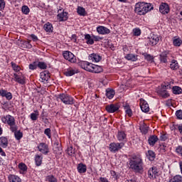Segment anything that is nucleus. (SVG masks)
<instances>
[{
	"label": "nucleus",
	"mask_w": 182,
	"mask_h": 182,
	"mask_svg": "<svg viewBox=\"0 0 182 182\" xmlns=\"http://www.w3.org/2000/svg\"><path fill=\"white\" fill-rule=\"evenodd\" d=\"M173 46H181L182 41L181 40L180 38H174L173 40Z\"/></svg>",
	"instance_id": "nucleus-41"
},
{
	"label": "nucleus",
	"mask_w": 182,
	"mask_h": 182,
	"mask_svg": "<svg viewBox=\"0 0 182 182\" xmlns=\"http://www.w3.org/2000/svg\"><path fill=\"white\" fill-rule=\"evenodd\" d=\"M14 77L15 82L19 83V85H25V77L21 76L16 73L14 74Z\"/></svg>",
	"instance_id": "nucleus-21"
},
{
	"label": "nucleus",
	"mask_w": 182,
	"mask_h": 182,
	"mask_svg": "<svg viewBox=\"0 0 182 182\" xmlns=\"http://www.w3.org/2000/svg\"><path fill=\"white\" fill-rule=\"evenodd\" d=\"M5 1L4 0H0V11H4L5 9Z\"/></svg>",
	"instance_id": "nucleus-57"
},
{
	"label": "nucleus",
	"mask_w": 182,
	"mask_h": 182,
	"mask_svg": "<svg viewBox=\"0 0 182 182\" xmlns=\"http://www.w3.org/2000/svg\"><path fill=\"white\" fill-rule=\"evenodd\" d=\"M159 176V169L156 166L150 168L148 171V177L152 180L157 178Z\"/></svg>",
	"instance_id": "nucleus-7"
},
{
	"label": "nucleus",
	"mask_w": 182,
	"mask_h": 182,
	"mask_svg": "<svg viewBox=\"0 0 182 182\" xmlns=\"http://www.w3.org/2000/svg\"><path fill=\"white\" fill-rule=\"evenodd\" d=\"M168 137H167V134H163L160 136V140L161 141H166V140H167Z\"/></svg>",
	"instance_id": "nucleus-60"
},
{
	"label": "nucleus",
	"mask_w": 182,
	"mask_h": 182,
	"mask_svg": "<svg viewBox=\"0 0 182 182\" xmlns=\"http://www.w3.org/2000/svg\"><path fill=\"white\" fill-rule=\"evenodd\" d=\"M85 39H86L87 43L88 45H93L95 43V41H93V38H92V37L89 34H86L85 36Z\"/></svg>",
	"instance_id": "nucleus-40"
},
{
	"label": "nucleus",
	"mask_w": 182,
	"mask_h": 182,
	"mask_svg": "<svg viewBox=\"0 0 182 182\" xmlns=\"http://www.w3.org/2000/svg\"><path fill=\"white\" fill-rule=\"evenodd\" d=\"M59 22H63V21H68V13L65 11H63L60 13L57 16Z\"/></svg>",
	"instance_id": "nucleus-23"
},
{
	"label": "nucleus",
	"mask_w": 182,
	"mask_h": 182,
	"mask_svg": "<svg viewBox=\"0 0 182 182\" xmlns=\"http://www.w3.org/2000/svg\"><path fill=\"white\" fill-rule=\"evenodd\" d=\"M139 129L141 130V133H143V134H147L149 132V127L146 124L143 123L139 127Z\"/></svg>",
	"instance_id": "nucleus-35"
},
{
	"label": "nucleus",
	"mask_w": 182,
	"mask_h": 182,
	"mask_svg": "<svg viewBox=\"0 0 182 182\" xmlns=\"http://www.w3.org/2000/svg\"><path fill=\"white\" fill-rule=\"evenodd\" d=\"M157 141H159V137L156 135L151 136L148 139L149 146H154Z\"/></svg>",
	"instance_id": "nucleus-25"
},
{
	"label": "nucleus",
	"mask_w": 182,
	"mask_h": 182,
	"mask_svg": "<svg viewBox=\"0 0 182 182\" xmlns=\"http://www.w3.org/2000/svg\"><path fill=\"white\" fill-rule=\"evenodd\" d=\"M106 96L107 97H108V99H113L114 96V90H107Z\"/></svg>",
	"instance_id": "nucleus-42"
},
{
	"label": "nucleus",
	"mask_w": 182,
	"mask_h": 182,
	"mask_svg": "<svg viewBox=\"0 0 182 182\" xmlns=\"http://www.w3.org/2000/svg\"><path fill=\"white\" fill-rule=\"evenodd\" d=\"M89 60L97 63V62H100V60H102V56L97 53H92L89 55Z\"/></svg>",
	"instance_id": "nucleus-19"
},
{
	"label": "nucleus",
	"mask_w": 182,
	"mask_h": 182,
	"mask_svg": "<svg viewBox=\"0 0 182 182\" xmlns=\"http://www.w3.org/2000/svg\"><path fill=\"white\" fill-rule=\"evenodd\" d=\"M76 73H77V71L73 68H68L64 72L65 76H73V75H76Z\"/></svg>",
	"instance_id": "nucleus-30"
},
{
	"label": "nucleus",
	"mask_w": 182,
	"mask_h": 182,
	"mask_svg": "<svg viewBox=\"0 0 182 182\" xmlns=\"http://www.w3.org/2000/svg\"><path fill=\"white\" fill-rule=\"evenodd\" d=\"M172 92L174 95H180L182 93V89L178 86H174L172 87Z\"/></svg>",
	"instance_id": "nucleus-39"
},
{
	"label": "nucleus",
	"mask_w": 182,
	"mask_h": 182,
	"mask_svg": "<svg viewBox=\"0 0 182 182\" xmlns=\"http://www.w3.org/2000/svg\"><path fill=\"white\" fill-rule=\"evenodd\" d=\"M31 38L33 39V41L34 42H36V41H38V36H36V35L34 34H31Z\"/></svg>",
	"instance_id": "nucleus-63"
},
{
	"label": "nucleus",
	"mask_w": 182,
	"mask_h": 182,
	"mask_svg": "<svg viewBox=\"0 0 182 182\" xmlns=\"http://www.w3.org/2000/svg\"><path fill=\"white\" fill-rule=\"evenodd\" d=\"M11 67L14 72H19L21 70V67L14 62H11Z\"/></svg>",
	"instance_id": "nucleus-45"
},
{
	"label": "nucleus",
	"mask_w": 182,
	"mask_h": 182,
	"mask_svg": "<svg viewBox=\"0 0 182 182\" xmlns=\"http://www.w3.org/2000/svg\"><path fill=\"white\" fill-rule=\"evenodd\" d=\"M1 120L4 124H8L9 126L10 130H16V122L15 120V117H12L11 115L7 114L6 116L1 117Z\"/></svg>",
	"instance_id": "nucleus-3"
},
{
	"label": "nucleus",
	"mask_w": 182,
	"mask_h": 182,
	"mask_svg": "<svg viewBox=\"0 0 182 182\" xmlns=\"http://www.w3.org/2000/svg\"><path fill=\"white\" fill-rule=\"evenodd\" d=\"M153 5H151L150 3L138 2L134 6L135 14L140 16L146 15L147 12H150V11H153Z\"/></svg>",
	"instance_id": "nucleus-2"
},
{
	"label": "nucleus",
	"mask_w": 182,
	"mask_h": 182,
	"mask_svg": "<svg viewBox=\"0 0 182 182\" xmlns=\"http://www.w3.org/2000/svg\"><path fill=\"white\" fill-rule=\"evenodd\" d=\"M18 127H16V129L14 130H10L11 133L14 134V136L16 140H21L22 137H23V133L21 132V130H18Z\"/></svg>",
	"instance_id": "nucleus-18"
},
{
	"label": "nucleus",
	"mask_w": 182,
	"mask_h": 182,
	"mask_svg": "<svg viewBox=\"0 0 182 182\" xmlns=\"http://www.w3.org/2000/svg\"><path fill=\"white\" fill-rule=\"evenodd\" d=\"M146 156L150 161H154V159H156V153L151 150H149L146 152Z\"/></svg>",
	"instance_id": "nucleus-26"
},
{
	"label": "nucleus",
	"mask_w": 182,
	"mask_h": 182,
	"mask_svg": "<svg viewBox=\"0 0 182 182\" xmlns=\"http://www.w3.org/2000/svg\"><path fill=\"white\" fill-rule=\"evenodd\" d=\"M124 110H125L126 113L128 114V116H129V117L132 116V109H130V107L125 106Z\"/></svg>",
	"instance_id": "nucleus-55"
},
{
	"label": "nucleus",
	"mask_w": 182,
	"mask_h": 182,
	"mask_svg": "<svg viewBox=\"0 0 182 182\" xmlns=\"http://www.w3.org/2000/svg\"><path fill=\"white\" fill-rule=\"evenodd\" d=\"M176 152L177 153V154L182 156V146H177L176 149Z\"/></svg>",
	"instance_id": "nucleus-56"
},
{
	"label": "nucleus",
	"mask_w": 182,
	"mask_h": 182,
	"mask_svg": "<svg viewBox=\"0 0 182 182\" xmlns=\"http://www.w3.org/2000/svg\"><path fill=\"white\" fill-rule=\"evenodd\" d=\"M159 95L164 99H167V97L170 96V94H168V92H167V90H166V89H164L162 87L159 91Z\"/></svg>",
	"instance_id": "nucleus-33"
},
{
	"label": "nucleus",
	"mask_w": 182,
	"mask_h": 182,
	"mask_svg": "<svg viewBox=\"0 0 182 182\" xmlns=\"http://www.w3.org/2000/svg\"><path fill=\"white\" fill-rule=\"evenodd\" d=\"M8 178L9 182H22L21 178L16 175H9Z\"/></svg>",
	"instance_id": "nucleus-27"
},
{
	"label": "nucleus",
	"mask_w": 182,
	"mask_h": 182,
	"mask_svg": "<svg viewBox=\"0 0 182 182\" xmlns=\"http://www.w3.org/2000/svg\"><path fill=\"white\" fill-rule=\"evenodd\" d=\"M168 182H182V176L176 175L169 179Z\"/></svg>",
	"instance_id": "nucleus-36"
},
{
	"label": "nucleus",
	"mask_w": 182,
	"mask_h": 182,
	"mask_svg": "<svg viewBox=\"0 0 182 182\" xmlns=\"http://www.w3.org/2000/svg\"><path fill=\"white\" fill-rule=\"evenodd\" d=\"M168 55H170V51L168 50H165L159 55L161 63H167L168 62Z\"/></svg>",
	"instance_id": "nucleus-13"
},
{
	"label": "nucleus",
	"mask_w": 182,
	"mask_h": 182,
	"mask_svg": "<svg viewBox=\"0 0 182 182\" xmlns=\"http://www.w3.org/2000/svg\"><path fill=\"white\" fill-rule=\"evenodd\" d=\"M21 11L23 14L28 15V14H29V7H28V6H23L21 9Z\"/></svg>",
	"instance_id": "nucleus-52"
},
{
	"label": "nucleus",
	"mask_w": 182,
	"mask_h": 182,
	"mask_svg": "<svg viewBox=\"0 0 182 182\" xmlns=\"http://www.w3.org/2000/svg\"><path fill=\"white\" fill-rule=\"evenodd\" d=\"M159 12L162 14V15H166L170 12V6L167 3H161L159 6Z\"/></svg>",
	"instance_id": "nucleus-14"
},
{
	"label": "nucleus",
	"mask_w": 182,
	"mask_h": 182,
	"mask_svg": "<svg viewBox=\"0 0 182 182\" xmlns=\"http://www.w3.org/2000/svg\"><path fill=\"white\" fill-rule=\"evenodd\" d=\"M124 147V142H121V143H116V142H112L109 144V151L112 153H117V151H119V150H122Z\"/></svg>",
	"instance_id": "nucleus-5"
},
{
	"label": "nucleus",
	"mask_w": 182,
	"mask_h": 182,
	"mask_svg": "<svg viewBox=\"0 0 182 182\" xmlns=\"http://www.w3.org/2000/svg\"><path fill=\"white\" fill-rule=\"evenodd\" d=\"M117 139L119 141H126L127 140V135H126L124 132H118Z\"/></svg>",
	"instance_id": "nucleus-22"
},
{
	"label": "nucleus",
	"mask_w": 182,
	"mask_h": 182,
	"mask_svg": "<svg viewBox=\"0 0 182 182\" xmlns=\"http://www.w3.org/2000/svg\"><path fill=\"white\" fill-rule=\"evenodd\" d=\"M37 68H38V63L36 62H34L29 65V69L31 70H35V69H36Z\"/></svg>",
	"instance_id": "nucleus-53"
},
{
	"label": "nucleus",
	"mask_w": 182,
	"mask_h": 182,
	"mask_svg": "<svg viewBox=\"0 0 182 182\" xmlns=\"http://www.w3.org/2000/svg\"><path fill=\"white\" fill-rule=\"evenodd\" d=\"M58 100H60L64 105H75V100L72 96L68 94H60L57 97Z\"/></svg>",
	"instance_id": "nucleus-4"
},
{
	"label": "nucleus",
	"mask_w": 182,
	"mask_h": 182,
	"mask_svg": "<svg viewBox=\"0 0 182 182\" xmlns=\"http://www.w3.org/2000/svg\"><path fill=\"white\" fill-rule=\"evenodd\" d=\"M129 168L134 171V173H139L141 174L144 171V164L143 163V159L140 156H133L129 159Z\"/></svg>",
	"instance_id": "nucleus-1"
},
{
	"label": "nucleus",
	"mask_w": 182,
	"mask_h": 182,
	"mask_svg": "<svg viewBox=\"0 0 182 182\" xmlns=\"http://www.w3.org/2000/svg\"><path fill=\"white\" fill-rule=\"evenodd\" d=\"M50 77V75L48 71L41 72L40 73V82H43V83H46Z\"/></svg>",
	"instance_id": "nucleus-17"
},
{
	"label": "nucleus",
	"mask_w": 182,
	"mask_h": 182,
	"mask_svg": "<svg viewBox=\"0 0 182 182\" xmlns=\"http://www.w3.org/2000/svg\"><path fill=\"white\" fill-rule=\"evenodd\" d=\"M140 107L141 110L144 112V113H147L148 112H150V107L149 106V104L144 99L141 98L140 99Z\"/></svg>",
	"instance_id": "nucleus-11"
},
{
	"label": "nucleus",
	"mask_w": 182,
	"mask_h": 182,
	"mask_svg": "<svg viewBox=\"0 0 182 182\" xmlns=\"http://www.w3.org/2000/svg\"><path fill=\"white\" fill-rule=\"evenodd\" d=\"M0 96L6 97L7 100H12V93L5 90H0Z\"/></svg>",
	"instance_id": "nucleus-20"
},
{
	"label": "nucleus",
	"mask_w": 182,
	"mask_h": 182,
	"mask_svg": "<svg viewBox=\"0 0 182 182\" xmlns=\"http://www.w3.org/2000/svg\"><path fill=\"white\" fill-rule=\"evenodd\" d=\"M18 168H20V170H22L23 171H26L28 170V167L23 163H21L18 164Z\"/></svg>",
	"instance_id": "nucleus-50"
},
{
	"label": "nucleus",
	"mask_w": 182,
	"mask_h": 182,
	"mask_svg": "<svg viewBox=\"0 0 182 182\" xmlns=\"http://www.w3.org/2000/svg\"><path fill=\"white\" fill-rule=\"evenodd\" d=\"M97 32L99 35H109L110 33V29L103 26H100L97 28Z\"/></svg>",
	"instance_id": "nucleus-16"
},
{
	"label": "nucleus",
	"mask_w": 182,
	"mask_h": 182,
	"mask_svg": "<svg viewBox=\"0 0 182 182\" xmlns=\"http://www.w3.org/2000/svg\"><path fill=\"white\" fill-rule=\"evenodd\" d=\"M94 65L95 64L89 63L87 61H81L80 63V68H82V69H84V70H87V72H92Z\"/></svg>",
	"instance_id": "nucleus-8"
},
{
	"label": "nucleus",
	"mask_w": 182,
	"mask_h": 182,
	"mask_svg": "<svg viewBox=\"0 0 182 182\" xmlns=\"http://www.w3.org/2000/svg\"><path fill=\"white\" fill-rule=\"evenodd\" d=\"M133 32L134 36H140V35L141 34V30H140V28H134L133 30Z\"/></svg>",
	"instance_id": "nucleus-54"
},
{
	"label": "nucleus",
	"mask_w": 182,
	"mask_h": 182,
	"mask_svg": "<svg viewBox=\"0 0 182 182\" xmlns=\"http://www.w3.org/2000/svg\"><path fill=\"white\" fill-rule=\"evenodd\" d=\"M44 29L46 32H53V26L50 23H46L44 25Z\"/></svg>",
	"instance_id": "nucleus-37"
},
{
	"label": "nucleus",
	"mask_w": 182,
	"mask_h": 182,
	"mask_svg": "<svg viewBox=\"0 0 182 182\" xmlns=\"http://www.w3.org/2000/svg\"><path fill=\"white\" fill-rule=\"evenodd\" d=\"M23 45L26 46V48H27V49H31L32 48V44H31V43L28 41H24Z\"/></svg>",
	"instance_id": "nucleus-58"
},
{
	"label": "nucleus",
	"mask_w": 182,
	"mask_h": 182,
	"mask_svg": "<svg viewBox=\"0 0 182 182\" xmlns=\"http://www.w3.org/2000/svg\"><path fill=\"white\" fill-rule=\"evenodd\" d=\"M46 181L58 182V178H56L53 175H50L46 177Z\"/></svg>",
	"instance_id": "nucleus-43"
},
{
	"label": "nucleus",
	"mask_w": 182,
	"mask_h": 182,
	"mask_svg": "<svg viewBox=\"0 0 182 182\" xmlns=\"http://www.w3.org/2000/svg\"><path fill=\"white\" fill-rule=\"evenodd\" d=\"M176 116L178 120H182V109L176 112Z\"/></svg>",
	"instance_id": "nucleus-51"
},
{
	"label": "nucleus",
	"mask_w": 182,
	"mask_h": 182,
	"mask_svg": "<svg viewBox=\"0 0 182 182\" xmlns=\"http://www.w3.org/2000/svg\"><path fill=\"white\" fill-rule=\"evenodd\" d=\"M144 56L146 60H149V62H153V60H154L153 56H151L149 54H146Z\"/></svg>",
	"instance_id": "nucleus-59"
},
{
	"label": "nucleus",
	"mask_w": 182,
	"mask_h": 182,
	"mask_svg": "<svg viewBox=\"0 0 182 182\" xmlns=\"http://www.w3.org/2000/svg\"><path fill=\"white\" fill-rule=\"evenodd\" d=\"M38 151L43 154H48L49 153V146L46 143L41 142L38 146Z\"/></svg>",
	"instance_id": "nucleus-12"
},
{
	"label": "nucleus",
	"mask_w": 182,
	"mask_h": 182,
	"mask_svg": "<svg viewBox=\"0 0 182 182\" xmlns=\"http://www.w3.org/2000/svg\"><path fill=\"white\" fill-rule=\"evenodd\" d=\"M39 116V112L38 111H36V113H31L30 115L31 119L35 122L36 120H38V117Z\"/></svg>",
	"instance_id": "nucleus-44"
},
{
	"label": "nucleus",
	"mask_w": 182,
	"mask_h": 182,
	"mask_svg": "<svg viewBox=\"0 0 182 182\" xmlns=\"http://www.w3.org/2000/svg\"><path fill=\"white\" fill-rule=\"evenodd\" d=\"M110 174H111V176H112V177H114V178H115L116 180H117V174L116 173V171H110Z\"/></svg>",
	"instance_id": "nucleus-61"
},
{
	"label": "nucleus",
	"mask_w": 182,
	"mask_h": 182,
	"mask_svg": "<svg viewBox=\"0 0 182 182\" xmlns=\"http://www.w3.org/2000/svg\"><path fill=\"white\" fill-rule=\"evenodd\" d=\"M159 41H160V36L159 35L151 34L148 41V44H149L151 46H154L159 43Z\"/></svg>",
	"instance_id": "nucleus-9"
},
{
	"label": "nucleus",
	"mask_w": 182,
	"mask_h": 182,
	"mask_svg": "<svg viewBox=\"0 0 182 182\" xmlns=\"http://www.w3.org/2000/svg\"><path fill=\"white\" fill-rule=\"evenodd\" d=\"M92 66V73H100L103 72V68H102V67L95 64Z\"/></svg>",
	"instance_id": "nucleus-31"
},
{
	"label": "nucleus",
	"mask_w": 182,
	"mask_h": 182,
	"mask_svg": "<svg viewBox=\"0 0 182 182\" xmlns=\"http://www.w3.org/2000/svg\"><path fill=\"white\" fill-rule=\"evenodd\" d=\"M42 160H43V157L41 155L36 154L35 156V163L37 167L42 165Z\"/></svg>",
	"instance_id": "nucleus-29"
},
{
	"label": "nucleus",
	"mask_w": 182,
	"mask_h": 182,
	"mask_svg": "<svg viewBox=\"0 0 182 182\" xmlns=\"http://www.w3.org/2000/svg\"><path fill=\"white\" fill-rule=\"evenodd\" d=\"M63 56L65 60H68L71 63H76V57L70 51H64Z\"/></svg>",
	"instance_id": "nucleus-6"
},
{
	"label": "nucleus",
	"mask_w": 182,
	"mask_h": 182,
	"mask_svg": "<svg viewBox=\"0 0 182 182\" xmlns=\"http://www.w3.org/2000/svg\"><path fill=\"white\" fill-rule=\"evenodd\" d=\"M178 130L179 133H181V134L182 135V124L178 125Z\"/></svg>",
	"instance_id": "nucleus-64"
},
{
	"label": "nucleus",
	"mask_w": 182,
	"mask_h": 182,
	"mask_svg": "<svg viewBox=\"0 0 182 182\" xmlns=\"http://www.w3.org/2000/svg\"><path fill=\"white\" fill-rule=\"evenodd\" d=\"M37 66L39 68V69H46V68H48V65H46V63L44 62L37 63Z\"/></svg>",
	"instance_id": "nucleus-47"
},
{
	"label": "nucleus",
	"mask_w": 182,
	"mask_h": 182,
	"mask_svg": "<svg viewBox=\"0 0 182 182\" xmlns=\"http://www.w3.org/2000/svg\"><path fill=\"white\" fill-rule=\"evenodd\" d=\"M8 138L5 136L0 137V147H3V149H6L8 147Z\"/></svg>",
	"instance_id": "nucleus-24"
},
{
	"label": "nucleus",
	"mask_w": 182,
	"mask_h": 182,
	"mask_svg": "<svg viewBox=\"0 0 182 182\" xmlns=\"http://www.w3.org/2000/svg\"><path fill=\"white\" fill-rule=\"evenodd\" d=\"M105 109L108 113H114L120 109V107L117 104H111L107 105Z\"/></svg>",
	"instance_id": "nucleus-15"
},
{
	"label": "nucleus",
	"mask_w": 182,
	"mask_h": 182,
	"mask_svg": "<svg viewBox=\"0 0 182 182\" xmlns=\"http://www.w3.org/2000/svg\"><path fill=\"white\" fill-rule=\"evenodd\" d=\"M161 87L166 90L171 89V82H164V84L161 85Z\"/></svg>",
	"instance_id": "nucleus-48"
},
{
	"label": "nucleus",
	"mask_w": 182,
	"mask_h": 182,
	"mask_svg": "<svg viewBox=\"0 0 182 182\" xmlns=\"http://www.w3.org/2000/svg\"><path fill=\"white\" fill-rule=\"evenodd\" d=\"M170 68L172 70H177L178 69V63L176 60H173L170 64Z\"/></svg>",
	"instance_id": "nucleus-38"
},
{
	"label": "nucleus",
	"mask_w": 182,
	"mask_h": 182,
	"mask_svg": "<svg viewBox=\"0 0 182 182\" xmlns=\"http://www.w3.org/2000/svg\"><path fill=\"white\" fill-rule=\"evenodd\" d=\"M53 150L54 154H55V157H58V156H60V154H62V148L60 147L59 141L56 140L54 142Z\"/></svg>",
	"instance_id": "nucleus-10"
},
{
	"label": "nucleus",
	"mask_w": 182,
	"mask_h": 182,
	"mask_svg": "<svg viewBox=\"0 0 182 182\" xmlns=\"http://www.w3.org/2000/svg\"><path fill=\"white\" fill-rule=\"evenodd\" d=\"M71 40H72L73 42H76V41H77V36H76L75 34H73L71 36Z\"/></svg>",
	"instance_id": "nucleus-62"
},
{
	"label": "nucleus",
	"mask_w": 182,
	"mask_h": 182,
	"mask_svg": "<svg viewBox=\"0 0 182 182\" xmlns=\"http://www.w3.org/2000/svg\"><path fill=\"white\" fill-rule=\"evenodd\" d=\"M77 12L80 16H86L87 15V12H86V10L85 8L82 6H78L77 9Z\"/></svg>",
	"instance_id": "nucleus-32"
},
{
	"label": "nucleus",
	"mask_w": 182,
	"mask_h": 182,
	"mask_svg": "<svg viewBox=\"0 0 182 182\" xmlns=\"http://www.w3.org/2000/svg\"><path fill=\"white\" fill-rule=\"evenodd\" d=\"M67 153L68 156H73V154H75V149H73V146H69L67 149Z\"/></svg>",
	"instance_id": "nucleus-49"
},
{
	"label": "nucleus",
	"mask_w": 182,
	"mask_h": 182,
	"mask_svg": "<svg viewBox=\"0 0 182 182\" xmlns=\"http://www.w3.org/2000/svg\"><path fill=\"white\" fill-rule=\"evenodd\" d=\"M125 59H127V60H132V62H136V60H137V55L127 54V55H125Z\"/></svg>",
	"instance_id": "nucleus-34"
},
{
	"label": "nucleus",
	"mask_w": 182,
	"mask_h": 182,
	"mask_svg": "<svg viewBox=\"0 0 182 182\" xmlns=\"http://www.w3.org/2000/svg\"><path fill=\"white\" fill-rule=\"evenodd\" d=\"M77 168L78 173H86V171L87 170V167L86 166V165H85L82 163L79 164Z\"/></svg>",
	"instance_id": "nucleus-28"
},
{
	"label": "nucleus",
	"mask_w": 182,
	"mask_h": 182,
	"mask_svg": "<svg viewBox=\"0 0 182 182\" xmlns=\"http://www.w3.org/2000/svg\"><path fill=\"white\" fill-rule=\"evenodd\" d=\"M44 134L48 137V139L52 138V131L50 130V128H47L44 130Z\"/></svg>",
	"instance_id": "nucleus-46"
}]
</instances>
